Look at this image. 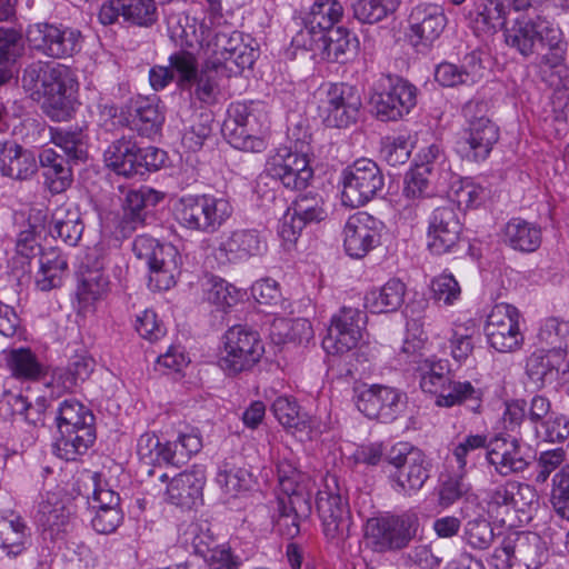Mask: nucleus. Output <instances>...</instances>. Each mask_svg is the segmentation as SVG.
<instances>
[{"mask_svg":"<svg viewBox=\"0 0 569 569\" xmlns=\"http://www.w3.org/2000/svg\"><path fill=\"white\" fill-rule=\"evenodd\" d=\"M247 40L239 31H219L207 44V59L237 68L240 74L246 68H251L257 58V50L248 36Z\"/></svg>","mask_w":569,"mask_h":569,"instance_id":"f3484780","label":"nucleus"},{"mask_svg":"<svg viewBox=\"0 0 569 569\" xmlns=\"http://www.w3.org/2000/svg\"><path fill=\"white\" fill-rule=\"evenodd\" d=\"M506 16L505 0H477L473 9L466 14V19L468 26L479 36L496 32L505 24Z\"/></svg>","mask_w":569,"mask_h":569,"instance_id":"473e14b6","label":"nucleus"},{"mask_svg":"<svg viewBox=\"0 0 569 569\" xmlns=\"http://www.w3.org/2000/svg\"><path fill=\"white\" fill-rule=\"evenodd\" d=\"M71 511L57 493H47L39 505L37 521L51 538L66 532L70 526Z\"/></svg>","mask_w":569,"mask_h":569,"instance_id":"f704fd0d","label":"nucleus"},{"mask_svg":"<svg viewBox=\"0 0 569 569\" xmlns=\"http://www.w3.org/2000/svg\"><path fill=\"white\" fill-rule=\"evenodd\" d=\"M520 313L508 303L496 305L487 316L485 335L491 348L498 352H513L520 349L523 335L519 328Z\"/></svg>","mask_w":569,"mask_h":569,"instance_id":"dca6fc26","label":"nucleus"},{"mask_svg":"<svg viewBox=\"0 0 569 569\" xmlns=\"http://www.w3.org/2000/svg\"><path fill=\"white\" fill-rule=\"evenodd\" d=\"M40 269L36 277V286L41 291H49L60 287L62 277L67 272L68 261L57 249L50 248L41 252Z\"/></svg>","mask_w":569,"mask_h":569,"instance_id":"ea45409f","label":"nucleus"},{"mask_svg":"<svg viewBox=\"0 0 569 569\" xmlns=\"http://www.w3.org/2000/svg\"><path fill=\"white\" fill-rule=\"evenodd\" d=\"M343 16V7L338 0H316L312 4L308 23L311 30L320 31L335 30L333 26L338 23Z\"/></svg>","mask_w":569,"mask_h":569,"instance_id":"603ef678","label":"nucleus"},{"mask_svg":"<svg viewBox=\"0 0 569 569\" xmlns=\"http://www.w3.org/2000/svg\"><path fill=\"white\" fill-rule=\"evenodd\" d=\"M511 516L516 515L520 522H527L539 507V495L532 485L511 480Z\"/></svg>","mask_w":569,"mask_h":569,"instance_id":"49530a36","label":"nucleus"},{"mask_svg":"<svg viewBox=\"0 0 569 569\" xmlns=\"http://www.w3.org/2000/svg\"><path fill=\"white\" fill-rule=\"evenodd\" d=\"M510 485L511 480L495 482L483 491L487 512L503 523L511 520Z\"/></svg>","mask_w":569,"mask_h":569,"instance_id":"8fccbe9b","label":"nucleus"},{"mask_svg":"<svg viewBox=\"0 0 569 569\" xmlns=\"http://www.w3.org/2000/svg\"><path fill=\"white\" fill-rule=\"evenodd\" d=\"M563 360L561 351L557 350H537L527 359L526 370L529 378L535 383L543 385L547 380H552L559 371Z\"/></svg>","mask_w":569,"mask_h":569,"instance_id":"37998d69","label":"nucleus"},{"mask_svg":"<svg viewBox=\"0 0 569 569\" xmlns=\"http://www.w3.org/2000/svg\"><path fill=\"white\" fill-rule=\"evenodd\" d=\"M487 196V190L470 178L455 182L450 189V197L458 207L465 209L478 207Z\"/></svg>","mask_w":569,"mask_h":569,"instance_id":"680f3d73","label":"nucleus"},{"mask_svg":"<svg viewBox=\"0 0 569 569\" xmlns=\"http://www.w3.org/2000/svg\"><path fill=\"white\" fill-rule=\"evenodd\" d=\"M250 481L251 473L247 469L228 461L222 463L217 473V483L230 496H237L242 490L248 489Z\"/></svg>","mask_w":569,"mask_h":569,"instance_id":"4d7b16f0","label":"nucleus"},{"mask_svg":"<svg viewBox=\"0 0 569 569\" xmlns=\"http://www.w3.org/2000/svg\"><path fill=\"white\" fill-rule=\"evenodd\" d=\"M267 251V242L256 229H236L219 244L218 252L229 262H243Z\"/></svg>","mask_w":569,"mask_h":569,"instance_id":"cd10ccee","label":"nucleus"},{"mask_svg":"<svg viewBox=\"0 0 569 569\" xmlns=\"http://www.w3.org/2000/svg\"><path fill=\"white\" fill-rule=\"evenodd\" d=\"M406 284L396 278L367 292L365 306L373 313L392 312L403 303Z\"/></svg>","mask_w":569,"mask_h":569,"instance_id":"e433bc0d","label":"nucleus"},{"mask_svg":"<svg viewBox=\"0 0 569 569\" xmlns=\"http://www.w3.org/2000/svg\"><path fill=\"white\" fill-rule=\"evenodd\" d=\"M206 472L201 466H194L173 477L168 485V500L182 508H192L202 499Z\"/></svg>","mask_w":569,"mask_h":569,"instance_id":"c85d7f7f","label":"nucleus"},{"mask_svg":"<svg viewBox=\"0 0 569 569\" xmlns=\"http://www.w3.org/2000/svg\"><path fill=\"white\" fill-rule=\"evenodd\" d=\"M468 127L458 140V150L473 161L483 160L498 141V128L486 116L487 104L482 101H469L462 109Z\"/></svg>","mask_w":569,"mask_h":569,"instance_id":"1a4fd4ad","label":"nucleus"},{"mask_svg":"<svg viewBox=\"0 0 569 569\" xmlns=\"http://www.w3.org/2000/svg\"><path fill=\"white\" fill-rule=\"evenodd\" d=\"M431 298L445 306L453 305L461 295V288L451 273H441L430 282Z\"/></svg>","mask_w":569,"mask_h":569,"instance_id":"774afa93","label":"nucleus"},{"mask_svg":"<svg viewBox=\"0 0 569 569\" xmlns=\"http://www.w3.org/2000/svg\"><path fill=\"white\" fill-rule=\"evenodd\" d=\"M462 222L452 203L436 208L428 220L427 247L435 254L452 252L460 241Z\"/></svg>","mask_w":569,"mask_h":569,"instance_id":"412c9836","label":"nucleus"},{"mask_svg":"<svg viewBox=\"0 0 569 569\" xmlns=\"http://www.w3.org/2000/svg\"><path fill=\"white\" fill-rule=\"evenodd\" d=\"M317 98L319 116L331 128H343L355 122L362 104L358 90L347 83L323 84Z\"/></svg>","mask_w":569,"mask_h":569,"instance_id":"9d476101","label":"nucleus"},{"mask_svg":"<svg viewBox=\"0 0 569 569\" xmlns=\"http://www.w3.org/2000/svg\"><path fill=\"white\" fill-rule=\"evenodd\" d=\"M263 130L264 114L258 106L242 102L230 106L222 132L233 148L247 152L263 151L267 147Z\"/></svg>","mask_w":569,"mask_h":569,"instance_id":"0eeeda50","label":"nucleus"},{"mask_svg":"<svg viewBox=\"0 0 569 569\" xmlns=\"http://www.w3.org/2000/svg\"><path fill=\"white\" fill-rule=\"evenodd\" d=\"M163 198L162 192L147 186L128 190L122 202L123 229L134 230L142 226L148 210L156 207Z\"/></svg>","mask_w":569,"mask_h":569,"instance_id":"7c9ffc66","label":"nucleus"},{"mask_svg":"<svg viewBox=\"0 0 569 569\" xmlns=\"http://www.w3.org/2000/svg\"><path fill=\"white\" fill-rule=\"evenodd\" d=\"M106 166L126 178L138 176V146L124 137L113 141L103 153Z\"/></svg>","mask_w":569,"mask_h":569,"instance_id":"c9c22d12","label":"nucleus"},{"mask_svg":"<svg viewBox=\"0 0 569 569\" xmlns=\"http://www.w3.org/2000/svg\"><path fill=\"white\" fill-rule=\"evenodd\" d=\"M503 240L512 249L533 252L541 243V229L520 218L511 219L503 229Z\"/></svg>","mask_w":569,"mask_h":569,"instance_id":"4c0bfd02","label":"nucleus"},{"mask_svg":"<svg viewBox=\"0 0 569 569\" xmlns=\"http://www.w3.org/2000/svg\"><path fill=\"white\" fill-rule=\"evenodd\" d=\"M538 338L550 350L566 351L569 349V320L563 321L557 318H549L541 326Z\"/></svg>","mask_w":569,"mask_h":569,"instance_id":"052dcab7","label":"nucleus"},{"mask_svg":"<svg viewBox=\"0 0 569 569\" xmlns=\"http://www.w3.org/2000/svg\"><path fill=\"white\" fill-rule=\"evenodd\" d=\"M420 388L436 397L438 407L451 408L468 405L472 411L480 408L482 391L470 381L455 380L450 375L448 361L425 359L418 368Z\"/></svg>","mask_w":569,"mask_h":569,"instance_id":"f257e3e1","label":"nucleus"},{"mask_svg":"<svg viewBox=\"0 0 569 569\" xmlns=\"http://www.w3.org/2000/svg\"><path fill=\"white\" fill-rule=\"evenodd\" d=\"M267 173L292 190H300L308 186L313 176L306 154L291 151L283 147L277 149L266 163Z\"/></svg>","mask_w":569,"mask_h":569,"instance_id":"4be33fe9","label":"nucleus"},{"mask_svg":"<svg viewBox=\"0 0 569 569\" xmlns=\"http://www.w3.org/2000/svg\"><path fill=\"white\" fill-rule=\"evenodd\" d=\"M51 141L71 160H83L87 157L81 131L51 130Z\"/></svg>","mask_w":569,"mask_h":569,"instance_id":"338daca9","label":"nucleus"},{"mask_svg":"<svg viewBox=\"0 0 569 569\" xmlns=\"http://www.w3.org/2000/svg\"><path fill=\"white\" fill-rule=\"evenodd\" d=\"M316 507L322 521L327 539L337 548H345L351 535V513L346 491L333 475L325 478L323 488L318 491Z\"/></svg>","mask_w":569,"mask_h":569,"instance_id":"20e7f679","label":"nucleus"},{"mask_svg":"<svg viewBox=\"0 0 569 569\" xmlns=\"http://www.w3.org/2000/svg\"><path fill=\"white\" fill-rule=\"evenodd\" d=\"M0 406L7 407L10 415L23 416L29 422L37 423L40 420L42 410L44 409V401H37L32 405L26 397L20 393H6L0 400Z\"/></svg>","mask_w":569,"mask_h":569,"instance_id":"0e129e2a","label":"nucleus"},{"mask_svg":"<svg viewBox=\"0 0 569 569\" xmlns=\"http://www.w3.org/2000/svg\"><path fill=\"white\" fill-rule=\"evenodd\" d=\"M26 37L33 50L49 58H69L81 49L80 31L69 27L34 23L29 26Z\"/></svg>","mask_w":569,"mask_h":569,"instance_id":"ddd939ff","label":"nucleus"},{"mask_svg":"<svg viewBox=\"0 0 569 569\" xmlns=\"http://www.w3.org/2000/svg\"><path fill=\"white\" fill-rule=\"evenodd\" d=\"M173 212L182 228L212 234L230 219L233 207L226 197L210 193L184 194L174 202Z\"/></svg>","mask_w":569,"mask_h":569,"instance_id":"f03ea898","label":"nucleus"},{"mask_svg":"<svg viewBox=\"0 0 569 569\" xmlns=\"http://www.w3.org/2000/svg\"><path fill=\"white\" fill-rule=\"evenodd\" d=\"M401 0H353V17L362 22L373 24L396 12Z\"/></svg>","mask_w":569,"mask_h":569,"instance_id":"864d4df0","label":"nucleus"},{"mask_svg":"<svg viewBox=\"0 0 569 569\" xmlns=\"http://www.w3.org/2000/svg\"><path fill=\"white\" fill-rule=\"evenodd\" d=\"M381 222L365 211L350 216L343 229V246L352 258H362L380 239Z\"/></svg>","mask_w":569,"mask_h":569,"instance_id":"5701e85b","label":"nucleus"},{"mask_svg":"<svg viewBox=\"0 0 569 569\" xmlns=\"http://www.w3.org/2000/svg\"><path fill=\"white\" fill-rule=\"evenodd\" d=\"M551 502L556 512L569 520V465L562 466L552 478Z\"/></svg>","mask_w":569,"mask_h":569,"instance_id":"69168bd1","label":"nucleus"},{"mask_svg":"<svg viewBox=\"0 0 569 569\" xmlns=\"http://www.w3.org/2000/svg\"><path fill=\"white\" fill-rule=\"evenodd\" d=\"M132 251L149 268L148 286L151 290H169L176 284L180 274L181 256L174 246L141 234L134 239Z\"/></svg>","mask_w":569,"mask_h":569,"instance_id":"39448f33","label":"nucleus"},{"mask_svg":"<svg viewBox=\"0 0 569 569\" xmlns=\"http://www.w3.org/2000/svg\"><path fill=\"white\" fill-rule=\"evenodd\" d=\"M119 18L139 27L152 26L158 19L154 0H109L100 8L101 23L111 24Z\"/></svg>","mask_w":569,"mask_h":569,"instance_id":"393cba45","label":"nucleus"},{"mask_svg":"<svg viewBox=\"0 0 569 569\" xmlns=\"http://www.w3.org/2000/svg\"><path fill=\"white\" fill-rule=\"evenodd\" d=\"M486 459L502 477L522 472L529 465L523 448L516 438H491Z\"/></svg>","mask_w":569,"mask_h":569,"instance_id":"a878e982","label":"nucleus"},{"mask_svg":"<svg viewBox=\"0 0 569 569\" xmlns=\"http://www.w3.org/2000/svg\"><path fill=\"white\" fill-rule=\"evenodd\" d=\"M42 91L44 93H59L60 91L72 90L76 84L71 69L60 63H47L44 68Z\"/></svg>","mask_w":569,"mask_h":569,"instance_id":"e2e57ef3","label":"nucleus"},{"mask_svg":"<svg viewBox=\"0 0 569 569\" xmlns=\"http://www.w3.org/2000/svg\"><path fill=\"white\" fill-rule=\"evenodd\" d=\"M94 368V360L87 355L73 356L67 368L58 369L53 373V381L64 391H73L79 382L87 380Z\"/></svg>","mask_w":569,"mask_h":569,"instance_id":"a18cd8bd","label":"nucleus"},{"mask_svg":"<svg viewBox=\"0 0 569 569\" xmlns=\"http://www.w3.org/2000/svg\"><path fill=\"white\" fill-rule=\"evenodd\" d=\"M548 52L542 54L540 61V72L546 82L555 89L567 88L569 83V72L565 64V54L567 44L561 40V31L553 24L545 36V42Z\"/></svg>","mask_w":569,"mask_h":569,"instance_id":"bb28decb","label":"nucleus"},{"mask_svg":"<svg viewBox=\"0 0 569 569\" xmlns=\"http://www.w3.org/2000/svg\"><path fill=\"white\" fill-rule=\"evenodd\" d=\"M417 102V88L399 77H388V86L371 97L375 113L381 121H396L408 114Z\"/></svg>","mask_w":569,"mask_h":569,"instance_id":"aec40b11","label":"nucleus"},{"mask_svg":"<svg viewBox=\"0 0 569 569\" xmlns=\"http://www.w3.org/2000/svg\"><path fill=\"white\" fill-rule=\"evenodd\" d=\"M341 200L345 206L357 208L372 200L383 188L385 179L378 164L368 158L356 160L342 172Z\"/></svg>","mask_w":569,"mask_h":569,"instance_id":"9b49d317","label":"nucleus"},{"mask_svg":"<svg viewBox=\"0 0 569 569\" xmlns=\"http://www.w3.org/2000/svg\"><path fill=\"white\" fill-rule=\"evenodd\" d=\"M103 261H97L93 269L86 270L77 289V296L82 307H89L102 299L109 290L108 277L102 272Z\"/></svg>","mask_w":569,"mask_h":569,"instance_id":"79ce46f5","label":"nucleus"},{"mask_svg":"<svg viewBox=\"0 0 569 569\" xmlns=\"http://www.w3.org/2000/svg\"><path fill=\"white\" fill-rule=\"evenodd\" d=\"M169 68L182 89L191 88L198 72L196 56L187 50H179L169 57Z\"/></svg>","mask_w":569,"mask_h":569,"instance_id":"6e6d98bb","label":"nucleus"},{"mask_svg":"<svg viewBox=\"0 0 569 569\" xmlns=\"http://www.w3.org/2000/svg\"><path fill=\"white\" fill-rule=\"evenodd\" d=\"M40 163L43 168L46 183L52 193H61L70 187L72 172L68 160L52 149L40 153Z\"/></svg>","mask_w":569,"mask_h":569,"instance_id":"58836bf2","label":"nucleus"},{"mask_svg":"<svg viewBox=\"0 0 569 569\" xmlns=\"http://www.w3.org/2000/svg\"><path fill=\"white\" fill-rule=\"evenodd\" d=\"M367 316L363 311L342 307L331 318L323 347L336 353L347 352L358 346L363 337Z\"/></svg>","mask_w":569,"mask_h":569,"instance_id":"6ab92c4d","label":"nucleus"},{"mask_svg":"<svg viewBox=\"0 0 569 569\" xmlns=\"http://www.w3.org/2000/svg\"><path fill=\"white\" fill-rule=\"evenodd\" d=\"M553 24L541 17L529 20H518L506 30V43L515 48L523 57H528L535 52L538 42H545V36L548 34Z\"/></svg>","mask_w":569,"mask_h":569,"instance_id":"c756f323","label":"nucleus"},{"mask_svg":"<svg viewBox=\"0 0 569 569\" xmlns=\"http://www.w3.org/2000/svg\"><path fill=\"white\" fill-rule=\"evenodd\" d=\"M277 420L287 429L293 431H306L311 428L310 418L300 411L296 400L289 397H278L271 406Z\"/></svg>","mask_w":569,"mask_h":569,"instance_id":"3c124183","label":"nucleus"},{"mask_svg":"<svg viewBox=\"0 0 569 569\" xmlns=\"http://www.w3.org/2000/svg\"><path fill=\"white\" fill-rule=\"evenodd\" d=\"M385 460L395 468L389 479L392 489L402 496L416 495L429 478L430 463L426 455L408 442H398L386 453Z\"/></svg>","mask_w":569,"mask_h":569,"instance_id":"423d86ee","label":"nucleus"},{"mask_svg":"<svg viewBox=\"0 0 569 569\" xmlns=\"http://www.w3.org/2000/svg\"><path fill=\"white\" fill-rule=\"evenodd\" d=\"M93 415L81 402L67 399L60 403L56 417L60 436L56 445L66 460H76L93 445Z\"/></svg>","mask_w":569,"mask_h":569,"instance_id":"7ed1b4c3","label":"nucleus"},{"mask_svg":"<svg viewBox=\"0 0 569 569\" xmlns=\"http://www.w3.org/2000/svg\"><path fill=\"white\" fill-rule=\"evenodd\" d=\"M547 559V549L537 533L511 531L492 555L497 569H539Z\"/></svg>","mask_w":569,"mask_h":569,"instance_id":"6e6552de","label":"nucleus"},{"mask_svg":"<svg viewBox=\"0 0 569 569\" xmlns=\"http://www.w3.org/2000/svg\"><path fill=\"white\" fill-rule=\"evenodd\" d=\"M47 229L52 238L72 247L81 239L84 224L76 207L63 204L53 210Z\"/></svg>","mask_w":569,"mask_h":569,"instance_id":"72a5a7b5","label":"nucleus"},{"mask_svg":"<svg viewBox=\"0 0 569 569\" xmlns=\"http://www.w3.org/2000/svg\"><path fill=\"white\" fill-rule=\"evenodd\" d=\"M28 536V528L20 516H0V548L6 549L8 555H20Z\"/></svg>","mask_w":569,"mask_h":569,"instance_id":"c03bdc74","label":"nucleus"},{"mask_svg":"<svg viewBox=\"0 0 569 569\" xmlns=\"http://www.w3.org/2000/svg\"><path fill=\"white\" fill-rule=\"evenodd\" d=\"M7 365L12 376L19 379H38L42 372L41 365L30 349H12L8 353Z\"/></svg>","mask_w":569,"mask_h":569,"instance_id":"5fc2aeb1","label":"nucleus"},{"mask_svg":"<svg viewBox=\"0 0 569 569\" xmlns=\"http://www.w3.org/2000/svg\"><path fill=\"white\" fill-rule=\"evenodd\" d=\"M131 117L136 130L146 137L157 134L164 121V116L160 111L159 106L148 99H141L136 102Z\"/></svg>","mask_w":569,"mask_h":569,"instance_id":"09e8293b","label":"nucleus"},{"mask_svg":"<svg viewBox=\"0 0 569 569\" xmlns=\"http://www.w3.org/2000/svg\"><path fill=\"white\" fill-rule=\"evenodd\" d=\"M417 528L415 515L372 518L367 521L366 536L378 551L402 549L415 537Z\"/></svg>","mask_w":569,"mask_h":569,"instance_id":"a211bd4d","label":"nucleus"},{"mask_svg":"<svg viewBox=\"0 0 569 569\" xmlns=\"http://www.w3.org/2000/svg\"><path fill=\"white\" fill-rule=\"evenodd\" d=\"M86 486L91 493H88L90 508L94 511L91 519L92 528L102 535L113 532L122 521V513L119 509L120 497L109 482L99 472L87 476Z\"/></svg>","mask_w":569,"mask_h":569,"instance_id":"4468645a","label":"nucleus"},{"mask_svg":"<svg viewBox=\"0 0 569 569\" xmlns=\"http://www.w3.org/2000/svg\"><path fill=\"white\" fill-rule=\"evenodd\" d=\"M202 448V439L198 431L180 433L176 441L164 443V463L180 466L186 463Z\"/></svg>","mask_w":569,"mask_h":569,"instance_id":"de8ad7c7","label":"nucleus"},{"mask_svg":"<svg viewBox=\"0 0 569 569\" xmlns=\"http://www.w3.org/2000/svg\"><path fill=\"white\" fill-rule=\"evenodd\" d=\"M290 209L307 224L320 222L328 216L325 200L316 193L299 194L290 206Z\"/></svg>","mask_w":569,"mask_h":569,"instance_id":"bf43d9fd","label":"nucleus"},{"mask_svg":"<svg viewBox=\"0 0 569 569\" xmlns=\"http://www.w3.org/2000/svg\"><path fill=\"white\" fill-rule=\"evenodd\" d=\"M355 402L369 419L383 423L395 421L406 409L407 396L397 388L372 385L356 389Z\"/></svg>","mask_w":569,"mask_h":569,"instance_id":"2eb2a0df","label":"nucleus"},{"mask_svg":"<svg viewBox=\"0 0 569 569\" xmlns=\"http://www.w3.org/2000/svg\"><path fill=\"white\" fill-rule=\"evenodd\" d=\"M237 74H239L237 68L232 69L206 59L192 83L194 86L193 94L199 101L211 104L220 94L221 80Z\"/></svg>","mask_w":569,"mask_h":569,"instance_id":"2f4dec72","label":"nucleus"},{"mask_svg":"<svg viewBox=\"0 0 569 569\" xmlns=\"http://www.w3.org/2000/svg\"><path fill=\"white\" fill-rule=\"evenodd\" d=\"M321 39L325 42V54L329 60L343 62L355 49L356 39L341 27L322 34Z\"/></svg>","mask_w":569,"mask_h":569,"instance_id":"13d9d810","label":"nucleus"},{"mask_svg":"<svg viewBox=\"0 0 569 569\" xmlns=\"http://www.w3.org/2000/svg\"><path fill=\"white\" fill-rule=\"evenodd\" d=\"M259 333L244 326H233L223 336L220 367L229 375L251 368L263 353Z\"/></svg>","mask_w":569,"mask_h":569,"instance_id":"f8f14e48","label":"nucleus"},{"mask_svg":"<svg viewBox=\"0 0 569 569\" xmlns=\"http://www.w3.org/2000/svg\"><path fill=\"white\" fill-rule=\"evenodd\" d=\"M411 40L416 47L431 46L443 32L447 17L442 6L422 2L415 6L409 14Z\"/></svg>","mask_w":569,"mask_h":569,"instance_id":"b1692460","label":"nucleus"},{"mask_svg":"<svg viewBox=\"0 0 569 569\" xmlns=\"http://www.w3.org/2000/svg\"><path fill=\"white\" fill-rule=\"evenodd\" d=\"M270 337L277 345L286 342L305 345L313 338V329L305 318H277L270 326Z\"/></svg>","mask_w":569,"mask_h":569,"instance_id":"a19ab883","label":"nucleus"}]
</instances>
